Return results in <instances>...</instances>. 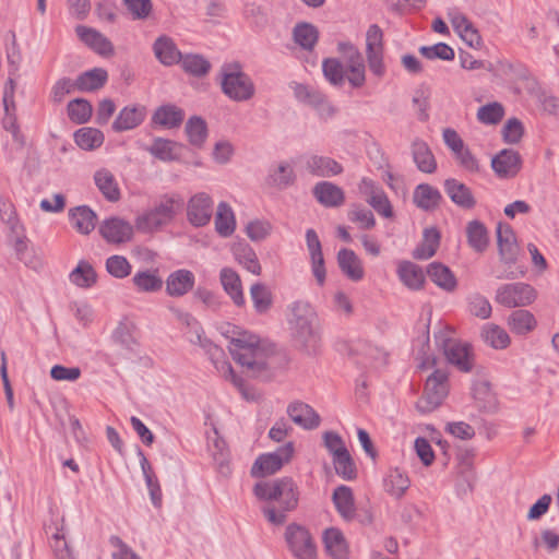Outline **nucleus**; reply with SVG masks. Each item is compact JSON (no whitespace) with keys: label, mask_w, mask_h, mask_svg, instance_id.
I'll return each instance as SVG.
<instances>
[{"label":"nucleus","mask_w":559,"mask_h":559,"mask_svg":"<svg viewBox=\"0 0 559 559\" xmlns=\"http://www.w3.org/2000/svg\"><path fill=\"white\" fill-rule=\"evenodd\" d=\"M253 493L259 500L269 502L262 513L274 525L285 523L287 513L297 509L300 496L298 485L288 476L257 483Z\"/></svg>","instance_id":"obj_1"},{"label":"nucleus","mask_w":559,"mask_h":559,"mask_svg":"<svg viewBox=\"0 0 559 559\" xmlns=\"http://www.w3.org/2000/svg\"><path fill=\"white\" fill-rule=\"evenodd\" d=\"M223 334L229 340L228 349L237 364L253 372L267 368L266 348L258 335L231 324L225 326Z\"/></svg>","instance_id":"obj_2"},{"label":"nucleus","mask_w":559,"mask_h":559,"mask_svg":"<svg viewBox=\"0 0 559 559\" xmlns=\"http://www.w3.org/2000/svg\"><path fill=\"white\" fill-rule=\"evenodd\" d=\"M185 200L179 193H168L160 197L155 206L135 219V227L142 233H154L174 221L183 210Z\"/></svg>","instance_id":"obj_3"},{"label":"nucleus","mask_w":559,"mask_h":559,"mask_svg":"<svg viewBox=\"0 0 559 559\" xmlns=\"http://www.w3.org/2000/svg\"><path fill=\"white\" fill-rule=\"evenodd\" d=\"M292 316L288 320L294 338L305 348H312L319 341L317 328L318 316L313 307L304 300L290 306Z\"/></svg>","instance_id":"obj_4"},{"label":"nucleus","mask_w":559,"mask_h":559,"mask_svg":"<svg viewBox=\"0 0 559 559\" xmlns=\"http://www.w3.org/2000/svg\"><path fill=\"white\" fill-rule=\"evenodd\" d=\"M222 92L234 102H247L254 96L252 79L242 70L239 62L224 63L219 70Z\"/></svg>","instance_id":"obj_5"},{"label":"nucleus","mask_w":559,"mask_h":559,"mask_svg":"<svg viewBox=\"0 0 559 559\" xmlns=\"http://www.w3.org/2000/svg\"><path fill=\"white\" fill-rule=\"evenodd\" d=\"M452 334L453 330L450 326H442L435 333L436 344L451 365L462 372H469L474 366L472 346L455 340Z\"/></svg>","instance_id":"obj_6"},{"label":"nucleus","mask_w":559,"mask_h":559,"mask_svg":"<svg viewBox=\"0 0 559 559\" xmlns=\"http://www.w3.org/2000/svg\"><path fill=\"white\" fill-rule=\"evenodd\" d=\"M284 538L295 559H317V546L306 526L297 523L288 524Z\"/></svg>","instance_id":"obj_7"},{"label":"nucleus","mask_w":559,"mask_h":559,"mask_svg":"<svg viewBox=\"0 0 559 559\" xmlns=\"http://www.w3.org/2000/svg\"><path fill=\"white\" fill-rule=\"evenodd\" d=\"M537 298L536 289L523 282L500 285L496 290L495 300L507 308L525 307Z\"/></svg>","instance_id":"obj_8"},{"label":"nucleus","mask_w":559,"mask_h":559,"mask_svg":"<svg viewBox=\"0 0 559 559\" xmlns=\"http://www.w3.org/2000/svg\"><path fill=\"white\" fill-rule=\"evenodd\" d=\"M294 450V443L287 442L274 452L260 454L251 467V475L265 477L277 473L292 460Z\"/></svg>","instance_id":"obj_9"},{"label":"nucleus","mask_w":559,"mask_h":559,"mask_svg":"<svg viewBox=\"0 0 559 559\" xmlns=\"http://www.w3.org/2000/svg\"><path fill=\"white\" fill-rule=\"evenodd\" d=\"M449 374L447 371L436 369L426 380L424 396L418 407L424 412H431L441 405L449 393Z\"/></svg>","instance_id":"obj_10"},{"label":"nucleus","mask_w":559,"mask_h":559,"mask_svg":"<svg viewBox=\"0 0 559 559\" xmlns=\"http://www.w3.org/2000/svg\"><path fill=\"white\" fill-rule=\"evenodd\" d=\"M213 215V200L205 192L192 195L187 202V219L194 227L207 225Z\"/></svg>","instance_id":"obj_11"},{"label":"nucleus","mask_w":559,"mask_h":559,"mask_svg":"<svg viewBox=\"0 0 559 559\" xmlns=\"http://www.w3.org/2000/svg\"><path fill=\"white\" fill-rule=\"evenodd\" d=\"M497 243L499 249L500 261L508 266L515 264L520 248L516 241L515 234L509 224H498Z\"/></svg>","instance_id":"obj_12"},{"label":"nucleus","mask_w":559,"mask_h":559,"mask_svg":"<svg viewBox=\"0 0 559 559\" xmlns=\"http://www.w3.org/2000/svg\"><path fill=\"white\" fill-rule=\"evenodd\" d=\"M294 94L299 102L314 107L322 117H332L335 114L334 107L328 102L325 95L317 88L296 83Z\"/></svg>","instance_id":"obj_13"},{"label":"nucleus","mask_w":559,"mask_h":559,"mask_svg":"<svg viewBox=\"0 0 559 559\" xmlns=\"http://www.w3.org/2000/svg\"><path fill=\"white\" fill-rule=\"evenodd\" d=\"M99 234L109 243H123L131 240L133 236L132 225L119 217H110L99 226Z\"/></svg>","instance_id":"obj_14"},{"label":"nucleus","mask_w":559,"mask_h":559,"mask_svg":"<svg viewBox=\"0 0 559 559\" xmlns=\"http://www.w3.org/2000/svg\"><path fill=\"white\" fill-rule=\"evenodd\" d=\"M491 167L499 178H513L522 168V157L519 152L504 148L493 156Z\"/></svg>","instance_id":"obj_15"},{"label":"nucleus","mask_w":559,"mask_h":559,"mask_svg":"<svg viewBox=\"0 0 559 559\" xmlns=\"http://www.w3.org/2000/svg\"><path fill=\"white\" fill-rule=\"evenodd\" d=\"M306 243L310 255L312 274L317 283L322 286L325 283L326 271L321 241L314 229L309 228L306 230Z\"/></svg>","instance_id":"obj_16"},{"label":"nucleus","mask_w":559,"mask_h":559,"mask_svg":"<svg viewBox=\"0 0 559 559\" xmlns=\"http://www.w3.org/2000/svg\"><path fill=\"white\" fill-rule=\"evenodd\" d=\"M147 115L146 107L141 104L124 106L112 122L115 132H124L133 130L141 126Z\"/></svg>","instance_id":"obj_17"},{"label":"nucleus","mask_w":559,"mask_h":559,"mask_svg":"<svg viewBox=\"0 0 559 559\" xmlns=\"http://www.w3.org/2000/svg\"><path fill=\"white\" fill-rule=\"evenodd\" d=\"M447 15L454 31L459 33L468 46L479 47L481 45V37L478 31L464 13L453 8L449 10Z\"/></svg>","instance_id":"obj_18"},{"label":"nucleus","mask_w":559,"mask_h":559,"mask_svg":"<svg viewBox=\"0 0 559 559\" xmlns=\"http://www.w3.org/2000/svg\"><path fill=\"white\" fill-rule=\"evenodd\" d=\"M306 170L314 177H334L343 173V166L330 156L311 154L305 157Z\"/></svg>","instance_id":"obj_19"},{"label":"nucleus","mask_w":559,"mask_h":559,"mask_svg":"<svg viewBox=\"0 0 559 559\" xmlns=\"http://www.w3.org/2000/svg\"><path fill=\"white\" fill-rule=\"evenodd\" d=\"M75 33L81 41L93 49L96 53L107 57L114 55V45L100 32L93 27L78 25Z\"/></svg>","instance_id":"obj_20"},{"label":"nucleus","mask_w":559,"mask_h":559,"mask_svg":"<svg viewBox=\"0 0 559 559\" xmlns=\"http://www.w3.org/2000/svg\"><path fill=\"white\" fill-rule=\"evenodd\" d=\"M194 283L195 276L190 270H176L166 278V294L170 297H182L192 290Z\"/></svg>","instance_id":"obj_21"},{"label":"nucleus","mask_w":559,"mask_h":559,"mask_svg":"<svg viewBox=\"0 0 559 559\" xmlns=\"http://www.w3.org/2000/svg\"><path fill=\"white\" fill-rule=\"evenodd\" d=\"M185 119V111L174 104H165L157 107L151 118L153 127L163 129H175L181 126Z\"/></svg>","instance_id":"obj_22"},{"label":"nucleus","mask_w":559,"mask_h":559,"mask_svg":"<svg viewBox=\"0 0 559 559\" xmlns=\"http://www.w3.org/2000/svg\"><path fill=\"white\" fill-rule=\"evenodd\" d=\"M287 414L296 425L307 430L316 429L321 421L319 414L310 405L302 402L290 403L287 407Z\"/></svg>","instance_id":"obj_23"},{"label":"nucleus","mask_w":559,"mask_h":559,"mask_svg":"<svg viewBox=\"0 0 559 559\" xmlns=\"http://www.w3.org/2000/svg\"><path fill=\"white\" fill-rule=\"evenodd\" d=\"M153 52L155 58L165 67L178 64L182 57L174 39L167 35H160L155 39Z\"/></svg>","instance_id":"obj_24"},{"label":"nucleus","mask_w":559,"mask_h":559,"mask_svg":"<svg viewBox=\"0 0 559 559\" xmlns=\"http://www.w3.org/2000/svg\"><path fill=\"white\" fill-rule=\"evenodd\" d=\"M442 201L441 192L429 183H419L413 192V203L425 212H433Z\"/></svg>","instance_id":"obj_25"},{"label":"nucleus","mask_w":559,"mask_h":559,"mask_svg":"<svg viewBox=\"0 0 559 559\" xmlns=\"http://www.w3.org/2000/svg\"><path fill=\"white\" fill-rule=\"evenodd\" d=\"M443 187L445 193L455 205L466 210H471L476 205L472 190L457 179H445Z\"/></svg>","instance_id":"obj_26"},{"label":"nucleus","mask_w":559,"mask_h":559,"mask_svg":"<svg viewBox=\"0 0 559 559\" xmlns=\"http://www.w3.org/2000/svg\"><path fill=\"white\" fill-rule=\"evenodd\" d=\"M312 193L317 201L325 207H337L345 202L343 189L330 181L316 183Z\"/></svg>","instance_id":"obj_27"},{"label":"nucleus","mask_w":559,"mask_h":559,"mask_svg":"<svg viewBox=\"0 0 559 559\" xmlns=\"http://www.w3.org/2000/svg\"><path fill=\"white\" fill-rule=\"evenodd\" d=\"M221 284L237 307H243L246 299L239 274L231 267H223L219 272Z\"/></svg>","instance_id":"obj_28"},{"label":"nucleus","mask_w":559,"mask_h":559,"mask_svg":"<svg viewBox=\"0 0 559 559\" xmlns=\"http://www.w3.org/2000/svg\"><path fill=\"white\" fill-rule=\"evenodd\" d=\"M337 263L347 278L359 282L365 276L364 266L358 255L350 249L343 248L337 252Z\"/></svg>","instance_id":"obj_29"},{"label":"nucleus","mask_w":559,"mask_h":559,"mask_svg":"<svg viewBox=\"0 0 559 559\" xmlns=\"http://www.w3.org/2000/svg\"><path fill=\"white\" fill-rule=\"evenodd\" d=\"M181 147L182 144L176 141L157 136L145 151L162 162H175L180 158Z\"/></svg>","instance_id":"obj_30"},{"label":"nucleus","mask_w":559,"mask_h":559,"mask_svg":"<svg viewBox=\"0 0 559 559\" xmlns=\"http://www.w3.org/2000/svg\"><path fill=\"white\" fill-rule=\"evenodd\" d=\"M413 160L419 171L433 174L437 170V160L429 145L420 139L413 141L411 145Z\"/></svg>","instance_id":"obj_31"},{"label":"nucleus","mask_w":559,"mask_h":559,"mask_svg":"<svg viewBox=\"0 0 559 559\" xmlns=\"http://www.w3.org/2000/svg\"><path fill=\"white\" fill-rule=\"evenodd\" d=\"M266 183L278 190L293 186L296 181V174L290 163L283 160L269 169Z\"/></svg>","instance_id":"obj_32"},{"label":"nucleus","mask_w":559,"mask_h":559,"mask_svg":"<svg viewBox=\"0 0 559 559\" xmlns=\"http://www.w3.org/2000/svg\"><path fill=\"white\" fill-rule=\"evenodd\" d=\"M63 522L61 519L60 523L57 521L47 525L46 533L51 536L50 546L57 559H74L63 533Z\"/></svg>","instance_id":"obj_33"},{"label":"nucleus","mask_w":559,"mask_h":559,"mask_svg":"<svg viewBox=\"0 0 559 559\" xmlns=\"http://www.w3.org/2000/svg\"><path fill=\"white\" fill-rule=\"evenodd\" d=\"M94 182L102 195L109 202H117L121 198L119 185L114 174L107 168H100L94 174Z\"/></svg>","instance_id":"obj_34"},{"label":"nucleus","mask_w":559,"mask_h":559,"mask_svg":"<svg viewBox=\"0 0 559 559\" xmlns=\"http://www.w3.org/2000/svg\"><path fill=\"white\" fill-rule=\"evenodd\" d=\"M16 83L12 78H9L3 87L2 103L4 108V117L2 119L3 128L9 131L17 127L16 120V105L14 100Z\"/></svg>","instance_id":"obj_35"},{"label":"nucleus","mask_w":559,"mask_h":559,"mask_svg":"<svg viewBox=\"0 0 559 559\" xmlns=\"http://www.w3.org/2000/svg\"><path fill=\"white\" fill-rule=\"evenodd\" d=\"M466 238L468 246L477 253H483L489 246V233L485 224L473 219L466 225Z\"/></svg>","instance_id":"obj_36"},{"label":"nucleus","mask_w":559,"mask_h":559,"mask_svg":"<svg viewBox=\"0 0 559 559\" xmlns=\"http://www.w3.org/2000/svg\"><path fill=\"white\" fill-rule=\"evenodd\" d=\"M69 218L78 233L88 235L95 228L97 215L87 205H81L70 210Z\"/></svg>","instance_id":"obj_37"},{"label":"nucleus","mask_w":559,"mask_h":559,"mask_svg":"<svg viewBox=\"0 0 559 559\" xmlns=\"http://www.w3.org/2000/svg\"><path fill=\"white\" fill-rule=\"evenodd\" d=\"M427 274L438 287L448 293L454 292L457 286V281L453 272L442 263H430L427 267Z\"/></svg>","instance_id":"obj_38"},{"label":"nucleus","mask_w":559,"mask_h":559,"mask_svg":"<svg viewBox=\"0 0 559 559\" xmlns=\"http://www.w3.org/2000/svg\"><path fill=\"white\" fill-rule=\"evenodd\" d=\"M326 552L333 559H348V549L343 533L334 527L328 528L323 534Z\"/></svg>","instance_id":"obj_39"},{"label":"nucleus","mask_w":559,"mask_h":559,"mask_svg":"<svg viewBox=\"0 0 559 559\" xmlns=\"http://www.w3.org/2000/svg\"><path fill=\"white\" fill-rule=\"evenodd\" d=\"M108 80V73L103 68H94L81 73L75 79L76 90L80 92H95L100 90Z\"/></svg>","instance_id":"obj_40"},{"label":"nucleus","mask_w":559,"mask_h":559,"mask_svg":"<svg viewBox=\"0 0 559 559\" xmlns=\"http://www.w3.org/2000/svg\"><path fill=\"white\" fill-rule=\"evenodd\" d=\"M440 233L436 227L425 228L423 241L414 249L413 258L428 260L435 255L440 245Z\"/></svg>","instance_id":"obj_41"},{"label":"nucleus","mask_w":559,"mask_h":559,"mask_svg":"<svg viewBox=\"0 0 559 559\" xmlns=\"http://www.w3.org/2000/svg\"><path fill=\"white\" fill-rule=\"evenodd\" d=\"M132 283L140 293H157L163 288L164 281L157 269L138 271Z\"/></svg>","instance_id":"obj_42"},{"label":"nucleus","mask_w":559,"mask_h":559,"mask_svg":"<svg viewBox=\"0 0 559 559\" xmlns=\"http://www.w3.org/2000/svg\"><path fill=\"white\" fill-rule=\"evenodd\" d=\"M215 230L224 238L231 236L236 229L235 214L230 205L226 202H219L215 215Z\"/></svg>","instance_id":"obj_43"},{"label":"nucleus","mask_w":559,"mask_h":559,"mask_svg":"<svg viewBox=\"0 0 559 559\" xmlns=\"http://www.w3.org/2000/svg\"><path fill=\"white\" fill-rule=\"evenodd\" d=\"M337 512L345 519L352 520L355 516V502L353 491L348 486H337L332 496Z\"/></svg>","instance_id":"obj_44"},{"label":"nucleus","mask_w":559,"mask_h":559,"mask_svg":"<svg viewBox=\"0 0 559 559\" xmlns=\"http://www.w3.org/2000/svg\"><path fill=\"white\" fill-rule=\"evenodd\" d=\"M480 338L486 345L495 349H504L511 342L507 331L495 323H486L481 328Z\"/></svg>","instance_id":"obj_45"},{"label":"nucleus","mask_w":559,"mask_h":559,"mask_svg":"<svg viewBox=\"0 0 559 559\" xmlns=\"http://www.w3.org/2000/svg\"><path fill=\"white\" fill-rule=\"evenodd\" d=\"M293 38L304 50L312 51L319 39V31L313 24L301 22L295 25Z\"/></svg>","instance_id":"obj_46"},{"label":"nucleus","mask_w":559,"mask_h":559,"mask_svg":"<svg viewBox=\"0 0 559 559\" xmlns=\"http://www.w3.org/2000/svg\"><path fill=\"white\" fill-rule=\"evenodd\" d=\"M397 274L402 283L409 289L417 290L424 286L425 274L417 264L404 261L399 265Z\"/></svg>","instance_id":"obj_47"},{"label":"nucleus","mask_w":559,"mask_h":559,"mask_svg":"<svg viewBox=\"0 0 559 559\" xmlns=\"http://www.w3.org/2000/svg\"><path fill=\"white\" fill-rule=\"evenodd\" d=\"M409 484L408 477L399 468L391 469L383 479L384 490L396 499L404 496Z\"/></svg>","instance_id":"obj_48"},{"label":"nucleus","mask_w":559,"mask_h":559,"mask_svg":"<svg viewBox=\"0 0 559 559\" xmlns=\"http://www.w3.org/2000/svg\"><path fill=\"white\" fill-rule=\"evenodd\" d=\"M179 63L186 73L195 78L205 76L212 68L211 62L199 53L182 55Z\"/></svg>","instance_id":"obj_49"},{"label":"nucleus","mask_w":559,"mask_h":559,"mask_svg":"<svg viewBox=\"0 0 559 559\" xmlns=\"http://www.w3.org/2000/svg\"><path fill=\"white\" fill-rule=\"evenodd\" d=\"M512 332L524 335L533 331L537 324L535 317L528 310H514L508 318Z\"/></svg>","instance_id":"obj_50"},{"label":"nucleus","mask_w":559,"mask_h":559,"mask_svg":"<svg viewBox=\"0 0 559 559\" xmlns=\"http://www.w3.org/2000/svg\"><path fill=\"white\" fill-rule=\"evenodd\" d=\"M69 278L75 286L88 288L96 283L97 274L90 262L81 260L70 273Z\"/></svg>","instance_id":"obj_51"},{"label":"nucleus","mask_w":559,"mask_h":559,"mask_svg":"<svg viewBox=\"0 0 559 559\" xmlns=\"http://www.w3.org/2000/svg\"><path fill=\"white\" fill-rule=\"evenodd\" d=\"M104 133L90 127H83L74 132V141L79 147L85 151H93L104 143Z\"/></svg>","instance_id":"obj_52"},{"label":"nucleus","mask_w":559,"mask_h":559,"mask_svg":"<svg viewBox=\"0 0 559 559\" xmlns=\"http://www.w3.org/2000/svg\"><path fill=\"white\" fill-rule=\"evenodd\" d=\"M250 297L257 313H266L273 305V295L263 283H254L250 287Z\"/></svg>","instance_id":"obj_53"},{"label":"nucleus","mask_w":559,"mask_h":559,"mask_svg":"<svg viewBox=\"0 0 559 559\" xmlns=\"http://www.w3.org/2000/svg\"><path fill=\"white\" fill-rule=\"evenodd\" d=\"M185 131L191 145L201 147L207 136V127L203 118L193 116L186 123Z\"/></svg>","instance_id":"obj_54"},{"label":"nucleus","mask_w":559,"mask_h":559,"mask_svg":"<svg viewBox=\"0 0 559 559\" xmlns=\"http://www.w3.org/2000/svg\"><path fill=\"white\" fill-rule=\"evenodd\" d=\"M235 259L241 264L247 271L254 275L261 274V265L258 260L257 253L249 245H238L234 248Z\"/></svg>","instance_id":"obj_55"},{"label":"nucleus","mask_w":559,"mask_h":559,"mask_svg":"<svg viewBox=\"0 0 559 559\" xmlns=\"http://www.w3.org/2000/svg\"><path fill=\"white\" fill-rule=\"evenodd\" d=\"M67 110L69 119L76 124L87 122L93 114L92 104L85 98L71 100L67 106Z\"/></svg>","instance_id":"obj_56"},{"label":"nucleus","mask_w":559,"mask_h":559,"mask_svg":"<svg viewBox=\"0 0 559 559\" xmlns=\"http://www.w3.org/2000/svg\"><path fill=\"white\" fill-rule=\"evenodd\" d=\"M322 71L325 80L333 86H342L345 82L346 70L336 58H325L322 61Z\"/></svg>","instance_id":"obj_57"},{"label":"nucleus","mask_w":559,"mask_h":559,"mask_svg":"<svg viewBox=\"0 0 559 559\" xmlns=\"http://www.w3.org/2000/svg\"><path fill=\"white\" fill-rule=\"evenodd\" d=\"M133 332L134 325L131 322L121 321L112 333V338L115 343L132 352L136 346V341L133 335Z\"/></svg>","instance_id":"obj_58"},{"label":"nucleus","mask_w":559,"mask_h":559,"mask_svg":"<svg viewBox=\"0 0 559 559\" xmlns=\"http://www.w3.org/2000/svg\"><path fill=\"white\" fill-rule=\"evenodd\" d=\"M335 473L344 480L357 478V468L348 451L340 456L333 457Z\"/></svg>","instance_id":"obj_59"},{"label":"nucleus","mask_w":559,"mask_h":559,"mask_svg":"<svg viewBox=\"0 0 559 559\" xmlns=\"http://www.w3.org/2000/svg\"><path fill=\"white\" fill-rule=\"evenodd\" d=\"M504 116L503 106L498 103H489L478 108L477 119L484 124H497Z\"/></svg>","instance_id":"obj_60"},{"label":"nucleus","mask_w":559,"mask_h":559,"mask_svg":"<svg viewBox=\"0 0 559 559\" xmlns=\"http://www.w3.org/2000/svg\"><path fill=\"white\" fill-rule=\"evenodd\" d=\"M106 271L116 278H126L131 274L132 265L123 255L114 254L106 260Z\"/></svg>","instance_id":"obj_61"},{"label":"nucleus","mask_w":559,"mask_h":559,"mask_svg":"<svg viewBox=\"0 0 559 559\" xmlns=\"http://www.w3.org/2000/svg\"><path fill=\"white\" fill-rule=\"evenodd\" d=\"M418 50L421 56L429 60L441 59L444 61H451L455 57L453 48L445 43H438L432 46H421Z\"/></svg>","instance_id":"obj_62"},{"label":"nucleus","mask_w":559,"mask_h":559,"mask_svg":"<svg viewBox=\"0 0 559 559\" xmlns=\"http://www.w3.org/2000/svg\"><path fill=\"white\" fill-rule=\"evenodd\" d=\"M347 81L353 88H360L366 83V67L362 57L347 63Z\"/></svg>","instance_id":"obj_63"},{"label":"nucleus","mask_w":559,"mask_h":559,"mask_svg":"<svg viewBox=\"0 0 559 559\" xmlns=\"http://www.w3.org/2000/svg\"><path fill=\"white\" fill-rule=\"evenodd\" d=\"M242 13L245 19L257 28H263L267 24V12L261 4L248 2L245 4Z\"/></svg>","instance_id":"obj_64"}]
</instances>
